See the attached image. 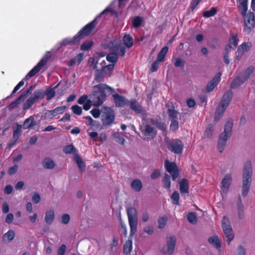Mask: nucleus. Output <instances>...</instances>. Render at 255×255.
Masks as SVG:
<instances>
[{
    "mask_svg": "<svg viewBox=\"0 0 255 255\" xmlns=\"http://www.w3.org/2000/svg\"><path fill=\"white\" fill-rule=\"evenodd\" d=\"M93 91L90 95L94 106H101L106 99L107 94H111L114 91L109 86L105 84H99L93 87Z\"/></svg>",
    "mask_w": 255,
    "mask_h": 255,
    "instance_id": "f257e3e1",
    "label": "nucleus"
},
{
    "mask_svg": "<svg viewBox=\"0 0 255 255\" xmlns=\"http://www.w3.org/2000/svg\"><path fill=\"white\" fill-rule=\"evenodd\" d=\"M239 4L238 7L241 14L244 16V31L249 34L255 27V20L253 12H249L247 15L248 10V0H238Z\"/></svg>",
    "mask_w": 255,
    "mask_h": 255,
    "instance_id": "f03ea898",
    "label": "nucleus"
},
{
    "mask_svg": "<svg viewBox=\"0 0 255 255\" xmlns=\"http://www.w3.org/2000/svg\"><path fill=\"white\" fill-rule=\"evenodd\" d=\"M252 169L251 162L247 161L245 165L243 173V187L242 189V195L246 197L248 194L252 182Z\"/></svg>",
    "mask_w": 255,
    "mask_h": 255,
    "instance_id": "7ed1b4c3",
    "label": "nucleus"
},
{
    "mask_svg": "<svg viewBox=\"0 0 255 255\" xmlns=\"http://www.w3.org/2000/svg\"><path fill=\"white\" fill-rule=\"evenodd\" d=\"M233 95V93L231 90H229L224 93L215 113L214 120L215 121L220 120L226 109L231 103Z\"/></svg>",
    "mask_w": 255,
    "mask_h": 255,
    "instance_id": "20e7f679",
    "label": "nucleus"
},
{
    "mask_svg": "<svg viewBox=\"0 0 255 255\" xmlns=\"http://www.w3.org/2000/svg\"><path fill=\"white\" fill-rule=\"evenodd\" d=\"M233 121L228 120L224 126V131L221 133L218 142V149L220 152H222L225 149L227 139L230 137L232 133Z\"/></svg>",
    "mask_w": 255,
    "mask_h": 255,
    "instance_id": "39448f33",
    "label": "nucleus"
},
{
    "mask_svg": "<svg viewBox=\"0 0 255 255\" xmlns=\"http://www.w3.org/2000/svg\"><path fill=\"white\" fill-rule=\"evenodd\" d=\"M164 139L167 148L171 152L177 155L182 154L184 145L180 139H170L167 136L165 137Z\"/></svg>",
    "mask_w": 255,
    "mask_h": 255,
    "instance_id": "423d86ee",
    "label": "nucleus"
},
{
    "mask_svg": "<svg viewBox=\"0 0 255 255\" xmlns=\"http://www.w3.org/2000/svg\"><path fill=\"white\" fill-rule=\"evenodd\" d=\"M127 212L130 227V233L131 235H133L136 232L138 224L137 210L134 207H128L127 208Z\"/></svg>",
    "mask_w": 255,
    "mask_h": 255,
    "instance_id": "0eeeda50",
    "label": "nucleus"
},
{
    "mask_svg": "<svg viewBox=\"0 0 255 255\" xmlns=\"http://www.w3.org/2000/svg\"><path fill=\"white\" fill-rule=\"evenodd\" d=\"M139 129L143 135L142 139L144 140L153 139L157 134L156 129L148 124H146L144 126H140Z\"/></svg>",
    "mask_w": 255,
    "mask_h": 255,
    "instance_id": "6e6552de",
    "label": "nucleus"
},
{
    "mask_svg": "<svg viewBox=\"0 0 255 255\" xmlns=\"http://www.w3.org/2000/svg\"><path fill=\"white\" fill-rule=\"evenodd\" d=\"M222 228L227 238L228 244L230 245L231 242L234 239V234L230 221L225 216L222 220Z\"/></svg>",
    "mask_w": 255,
    "mask_h": 255,
    "instance_id": "1a4fd4ad",
    "label": "nucleus"
},
{
    "mask_svg": "<svg viewBox=\"0 0 255 255\" xmlns=\"http://www.w3.org/2000/svg\"><path fill=\"white\" fill-rule=\"evenodd\" d=\"M97 24L96 19L87 24L76 34L81 40L84 37L90 35Z\"/></svg>",
    "mask_w": 255,
    "mask_h": 255,
    "instance_id": "9d476101",
    "label": "nucleus"
},
{
    "mask_svg": "<svg viewBox=\"0 0 255 255\" xmlns=\"http://www.w3.org/2000/svg\"><path fill=\"white\" fill-rule=\"evenodd\" d=\"M105 112L102 115V121L103 125L110 126L115 120V113L114 111L110 107H105Z\"/></svg>",
    "mask_w": 255,
    "mask_h": 255,
    "instance_id": "9b49d317",
    "label": "nucleus"
},
{
    "mask_svg": "<svg viewBox=\"0 0 255 255\" xmlns=\"http://www.w3.org/2000/svg\"><path fill=\"white\" fill-rule=\"evenodd\" d=\"M164 167L166 171L171 175L172 180H175L179 177V169L174 162H170L166 159L164 161Z\"/></svg>",
    "mask_w": 255,
    "mask_h": 255,
    "instance_id": "f8f14e48",
    "label": "nucleus"
},
{
    "mask_svg": "<svg viewBox=\"0 0 255 255\" xmlns=\"http://www.w3.org/2000/svg\"><path fill=\"white\" fill-rule=\"evenodd\" d=\"M167 245L163 247L162 252L164 254L171 255L173 254L176 244V238L174 236L170 237L166 239Z\"/></svg>",
    "mask_w": 255,
    "mask_h": 255,
    "instance_id": "ddd939ff",
    "label": "nucleus"
},
{
    "mask_svg": "<svg viewBox=\"0 0 255 255\" xmlns=\"http://www.w3.org/2000/svg\"><path fill=\"white\" fill-rule=\"evenodd\" d=\"M48 57H45L43 58L26 75L24 79H28L35 75L43 67L48 61Z\"/></svg>",
    "mask_w": 255,
    "mask_h": 255,
    "instance_id": "4468645a",
    "label": "nucleus"
},
{
    "mask_svg": "<svg viewBox=\"0 0 255 255\" xmlns=\"http://www.w3.org/2000/svg\"><path fill=\"white\" fill-rule=\"evenodd\" d=\"M121 45V40L114 39L111 40L108 43H104L102 44L101 46L103 49L105 50H108L111 52H117Z\"/></svg>",
    "mask_w": 255,
    "mask_h": 255,
    "instance_id": "2eb2a0df",
    "label": "nucleus"
},
{
    "mask_svg": "<svg viewBox=\"0 0 255 255\" xmlns=\"http://www.w3.org/2000/svg\"><path fill=\"white\" fill-rule=\"evenodd\" d=\"M221 73H217L213 78L208 83L206 90L207 92H211L213 91L214 88L218 85L221 81Z\"/></svg>",
    "mask_w": 255,
    "mask_h": 255,
    "instance_id": "dca6fc26",
    "label": "nucleus"
},
{
    "mask_svg": "<svg viewBox=\"0 0 255 255\" xmlns=\"http://www.w3.org/2000/svg\"><path fill=\"white\" fill-rule=\"evenodd\" d=\"M65 106L58 107L53 110H48L45 113V117L46 118L51 119L59 114H62L65 111Z\"/></svg>",
    "mask_w": 255,
    "mask_h": 255,
    "instance_id": "f3484780",
    "label": "nucleus"
},
{
    "mask_svg": "<svg viewBox=\"0 0 255 255\" xmlns=\"http://www.w3.org/2000/svg\"><path fill=\"white\" fill-rule=\"evenodd\" d=\"M232 178L231 174H227L222 179L221 184V189L222 192L227 193L232 183Z\"/></svg>",
    "mask_w": 255,
    "mask_h": 255,
    "instance_id": "a211bd4d",
    "label": "nucleus"
},
{
    "mask_svg": "<svg viewBox=\"0 0 255 255\" xmlns=\"http://www.w3.org/2000/svg\"><path fill=\"white\" fill-rule=\"evenodd\" d=\"M150 122L154 126H155L159 129L163 131V135L167 136V131L166 125L164 122L159 121L158 119H150Z\"/></svg>",
    "mask_w": 255,
    "mask_h": 255,
    "instance_id": "6ab92c4d",
    "label": "nucleus"
},
{
    "mask_svg": "<svg viewBox=\"0 0 255 255\" xmlns=\"http://www.w3.org/2000/svg\"><path fill=\"white\" fill-rule=\"evenodd\" d=\"M113 97L117 107H122L127 104V99L124 96L115 94L113 95Z\"/></svg>",
    "mask_w": 255,
    "mask_h": 255,
    "instance_id": "aec40b11",
    "label": "nucleus"
},
{
    "mask_svg": "<svg viewBox=\"0 0 255 255\" xmlns=\"http://www.w3.org/2000/svg\"><path fill=\"white\" fill-rule=\"evenodd\" d=\"M80 41L78 36L76 34L72 38H66L63 39L60 44L61 46L74 45L77 44Z\"/></svg>",
    "mask_w": 255,
    "mask_h": 255,
    "instance_id": "412c9836",
    "label": "nucleus"
},
{
    "mask_svg": "<svg viewBox=\"0 0 255 255\" xmlns=\"http://www.w3.org/2000/svg\"><path fill=\"white\" fill-rule=\"evenodd\" d=\"M98 62H96L93 66V69H96L95 81L97 83L102 82L104 81V73L105 71L101 68L98 69Z\"/></svg>",
    "mask_w": 255,
    "mask_h": 255,
    "instance_id": "4be33fe9",
    "label": "nucleus"
},
{
    "mask_svg": "<svg viewBox=\"0 0 255 255\" xmlns=\"http://www.w3.org/2000/svg\"><path fill=\"white\" fill-rule=\"evenodd\" d=\"M179 190L181 194L189 193V182L186 179H182L178 181Z\"/></svg>",
    "mask_w": 255,
    "mask_h": 255,
    "instance_id": "5701e85b",
    "label": "nucleus"
},
{
    "mask_svg": "<svg viewBox=\"0 0 255 255\" xmlns=\"http://www.w3.org/2000/svg\"><path fill=\"white\" fill-rule=\"evenodd\" d=\"M166 106L168 108L167 114L169 119L171 120H176L179 113L175 110V107L173 105L169 106L168 105H166Z\"/></svg>",
    "mask_w": 255,
    "mask_h": 255,
    "instance_id": "b1692460",
    "label": "nucleus"
},
{
    "mask_svg": "<svg viewBox=\"0 0 255 255\" xmlns=\"http://www.w3.org/2000/svg\"><path fill=\"white\" fill-rule=\"evenodd\" d=\"M36 125V121L34 120V117L33 116H31L24 121L23 124V128L24 129H30Z\"/></svg>",
    "mask_w": 255,
    "mask_h": 255,
    "instance_id": "393cba45",
    "label": "nucleus"
},
{
    "mask_svg": "<svg viewBox=\"0 0 255 255\" xmlns=\"http://www.w3.org/2000/svg\"><path fill=\"white\" fill-rule=\"evenodd\" d=\"M246 81L243 76H240L236 77L230 85L231 89H234L240 86Z\"/></svg>",
    "mask_w": 255,
    "mask_h": 255,
    "instance_id": "a878e982",
    "label": "nucleus"
},
{
    "mask_svg": "<svg viewBox=\"0 0 255 255\" xmlns=\"http://www.w3.org/2000/svg\"><path fill=\"white\" fill-rule=\"evenodd\" d=\"M60 83H59L55 86H52L47 89L45 92L44 94L46 96V99L47 101H49L55 96V89L57 88L60 85Z\"/></svg>",
    "mask_w": 255,
    "mask_h": 255,
    "instance_id": "bb28decb",
    "label": "nucleus"
},
{
    "mask_svg": "<svg viewBox=\"0 0 255 255\" xmlns=\"http://www.w3.org/2000/svg\"><path fill=\"white\" fill-rule=\"evenodd\" d=\"M130 108L137 114H140L143 112L142 107L135 100L131 101Z\"/></svg>",
    "mask_w": 255,
    "mask_h": 255,
    "instance_id": "cd10ccee",
    "label": "nucleus"
},
{
    "mask_svg": "<svg viewBox=\"0 0 255 255\" xmlns=\"http://www.w3.org/2000/svg\"><path fill=\"white\" fill-rule=\"evenodd\" d=\"M54 211L53 209H50L46 212L45 216V220L47 224H51L54 220Z\"/></svg>",
    "mask_w": 255,
    "mask_h": 255,
    "instance_id": "c85d7f7f",
    "label": "nucleus"
},
{
    "mask_svg": "<svg viewBox=\"0 0 255 255\" xmlns=\"http://www.w3.org/2000/svg\"><path fill=\"white\" fill-rule=\"evenodd\" d=\"M123 40L124 44L128 48H130L133 46V38L129 34H125L123 37Z\"/></svg>",
    "mask_w": 255,
    "mask_h": 255,
    "instance_id": "c756f323",
    "label": "nucleus"
},
{
    "mask_svg": "<svg viewBox=\"0 0 255 255\" xmlns=\"http://www.w3.org/2000/svg\"><path fill=\"white\" fill-rule=\"evenodd\" d=\"M208 242L213 245L216 249H220L221 243L217 236H212L208 239Z\"/></svg>",
    "mask_w": 255,
    "mask_h": 255,
    "instance_id": "7c9ffc66",
    "label": "nucleus"
},
{
    "mask_svg": "<svg viewBox=\"0 0 255 255\" xmlns=\"http://www.w3.org/2000/svg\"><path fill=\"white\" fill-rule=\"evenodd\" d=\"M238 214L239 218L240 219H243L244 218V206L242 203V199L241 195H239L238 197Z\"/></svg>",
    "mask_w": 255,
    "mask_h": 255,
    "instance_id": "2f4dec72",
    "label": "nucleus"
},
{
    "mask_svg": "<svg viewBox=\"0 0 255 255\" xmlns=\"http://www.w3.org/2000/svg\"><path fill=\"white\" fill-rule=\"evenodd\" d=\"M42 165L46 169H53L55 166V163L52 159L47 157L44 159Z\"/></svg>",
    "mask_w": 255,
    "mask_h": 255,
    "instance_id": "473e14b6",
    "label": "nucleus"
},
{
    "mask_svg": "<svg viewBox=\"0 0 255 255\" xmlns=\"http://www.w3.org/2000/svg\"><path fill=\"white\" fill-rule=\"evenodd\" d=\"M229 45L231 47H233L234 48H236L238 45V38L237 34L231 33L230 37L229 40Z\"/></svg>",
    "mask_w": 255,
    "mask_h": 255,
    "instance_id": "72a5a7b5",
    "label": "nucleus"
},
{
    "mask_svg": "<svg viewBox=\"0 0 255 255\" xmlns=\"http://www.w3.org/2000/svg\"><path fill=\"white\" fill-rule=\"evenodd\" d=\"M142 187V184L141 181L139 179H134L131 183V187L132 189L135 190L136 192H139Z\"/></svg>",
    "mask_w": 255,
    "mask_h": 255,
    "instance_id": "f704fd0d",
    "label": "nucleus"
},
{
    "mask_svg": "<svg viewBox=\"0 0 255 255\" xmlns=\"http://www.w3.org/2000/svg\"><path fill=\"white\" fill-rule=\"evenodd\" d=\"M106 59L109 62L116 64L118 60V55L115 52H111L107 54Z\"/></svg>",
    "mask_w": 255,
    "mask_h": 255,
    "instance_id": "c9c22d12",
    "label": "nucleus"
},
{
    "mask_svg": "<svg viewBox=\"0 0 255 255\" xmlns=\"http://www.w3.org/2000/svg\"><path fill=\"white\" fill-rule=\"evenodd\" d=\"M168 50V47L167 46H164L163 47L157 54V60L159 62L164 61L165 55L167 54Z\"/></svg>",
    "mask_w": 255,
    "mask_h": 255,
    "instance_id": "e433bc0d",
    "label": "nucleus"
},
{
    "mask_svg": "<svg viewBox=\"0 0 255 255\" xmlns=\"http://www.w3.org/2000/svg\"><path fill=\"white\" fill-rule=\"evenodd\" d=\"M162 182L163 184V187L164 188L167 189L170 191L171 188V181L170 177L167 173H165L162 179Z\"/></svg>",
    "mask_w": 255,
    "mask_h": 255,
    "instance_id": "4c0bfd02",
    "label": "nucleus"
},
{
    "mask_svg": "<svg viewBox=\"0 0 255 255\" xmlns=\"http://www.w3.org/2000/svg\"><path fill=\"white\" fill-rule=\"evenodd\" d=\"M14 237V232L12 230H9L7 232L3 235L2 240L3 241L10 242L13 240Z\"/></svg>",
    "mask_w": 255,
    "mask_h": 255,
    "instance_id": "58836bf2",
    "label": "nucleus"
},
{
    "mask_svg": "<svg viewBox=\"0 0 255 255\" xmlns=\"http://www.w3.org/2000/svg\"><path fill=\"white\" fill-rule=\"evenodd\" d=\"M31 96L36 101V100L43 99L44 98L45 94L43 90L39 89L35 91Z\"/></svg>",
    "mask_w": 255,
    "mask_h": 255,
    "instance_id": "ea45409f",
    "label": "nucleus"
},
{
    "mask_svg": "<svg viewBox=\"0 0 255 255\" xmlns=\"http://www.w3.org/2000/svg\"><path fill=\"white\" fill-rule=\"evenodd\" d=\"M132 247V241L130 240L127 241L123 247L124 254L126 255L129 254L131 252Z\"/></svg>",
    "mask_w": 255,
    "mask_h": 255,
    "instance_id": "a19ab883",
    "label": "nucleus"
},
{
    "mask_svg": "<svg viewBox=\"0 0 255 255\" xmlns=\"http://www.w3.org/2000/svg\"><path fill=\"white\" fill-rule=\"evenodd\" d=\"M142 18L139 16L134 17L131 20V23L133 27L138 28L142 23Z\"/></svg>",
    "mask_w": 255,
    "mask_h": 255,
    "instance_id": "79ce46f5",
    "label": "nucleus"
},
{
    "mask_svg": "<svg viewBox=\"0 0 255 255\" xmlns=\"http://www.w3.org/2000/svg\"><path fill=\"white\" fill-rule=\"evenodd\" d=\"M35 100L31 96L24 103L23 105V109L24 110L29 109L34 104Z\"/></svg>",
    "mask_w": 255,
    "mask_h": 255,
    "instance_id": "37998d69",
    "label": "nucleus"
},
{
    "mask_svg": "<svg viewBox=\"0 0 255 255\" xmlns=\"http://www.w3.org/2000/svg\"><path fill=\"white\" fill-rule=\"evenodd\" d=\"M217 13V9L212 7L209 10H206L203 12V16L205 17H210L214 16Z\"/></svg>",
    "mask_w": 255,
    "mask_h": 255,
    "instance_id": "c03bdc74",
    "label": "nucleus"
},
{
    "mask_svg": "<svg viewBox=\"0 0 255 255\" xmlns=\"http://www.w3.org/2000/svg\"><path fill=\"white\" fill-rule=\"evenodd\" d=\"M179 194L177 191H174L171 196V202L173 205H178L179 204Z\"/></svg>",
    "mask_w": 255,
    "mask_h": 255,
    "instance_id": "a18cd8bd",
    "label": "nucleus"
},
{
    "mask_svg": "<svg viewBox=\"0 0 255 255\" xmlns=\"http://www.w3.org/2000/svg\"><path fill=\"white\" fill-rule=\"evenodd\" d=\"M75 159L80 170L82 171L84 170L85 168V164L82 159L79 156L76 155Z\"/></svg>",
    "mask_w": 255,
    "mask_h": 255,
    "instance_id": "49530a36",
    "label": "nucleus"
},
{
    "mask_svg": "<svg viewBox=\"0 0 255 255\" xmlns=\"http://www.w3.org/2000/svg\"><path fill=\"white\" fill-rule=\"evenodd\" d=\"M63 152L66 154H71L76 152V149L73 144H69L64 147Z\"/></svg>",
    "mask_w": 255,
    "mask_h": 255,
    "instance_id": "de8ad7c7",
    "label": "nucleus"
},
{
    "mask_svg": "<svg viewBox=\"0 0 255 255\" xmlns=\"http://www.w3.org/2000/svg\"><path fill=\"white\" fill-rule=\"evenodd\" d=\"M94 44L93 41H86L83 42L80 47L82 50L86 51L89 50Z\"/></svg>",
    "mask_w": 255,
    "mask_h": 255,
    "instance_id": "09e8293b",
    "label": "nucleus"
},
{
    "mask_svg": "<svg viewBox=\"0 0 255 255\" xmlns=\"http://www.w3.org/2000/svg\"><path fill=\"white\" fill-rule=\"evenodd\" d=\"M187 218L188 221L192 224H195L197 222V215L194 212L189 213L187 215Z\"/></svg>",
    "mask_w": 255,
    "mask_h": 255,
    "instance_id": "8fccbe9b",
    "label": "nucleus"
},
{
    "mask_svg": "<svg viewBox=\"0 0 255 255\" xmlns=\"http://www.w3.org/2000/svg\"><path fill=\"white\" fill-rule=\"evenodd\" d=\"M167 221L166 217H160L158 220V228L163 229L165 227Z\"/></svg>",
    "mask_w": 255,
    "mask_h": 255,
    "instance_id": "3c124183",
    "label": "nucleus"
},
{
    "mask_svg": "<svg viewBox=\"0 0 255 255\" xmlns=\"http://www.w3.org/2000/svg\"><path fill=\"white\" fill-rule=\"evenodd\" d=\"M24 79L22 80L17 84V85L14 88V89L13 90L10 96L6 97L7 99H9L12 97L13 95L21 87H22L24 85Z\"/></svg>",
    "mask_w": 255,
    "mask_h": 255,
    "instance_id": "603ef678",
    "label": "nucleus"
},
{
    "mask_svg": "<svg viewBox=\"0 0 255 255\" xmlns=\"http://www.w3.org/2000/svg\"><path fill=\"white\" fill-rule=\"evenodd\" d=\"M114 137L116 141L122 145L125 143V139L123 136L120 135L119 133H116L114 134Z\"/></svg>",
    "mask_w": 255,
    "mask_h": 255,
    "instance_id": "864d4df0",
    "label": "nucleus"
},
{
    "mask_svg": "<svg viewBox=\"0 0 255 255\" xmlns=\"http://www.w3.org/2000/svg\"><path fill=\"white\" fill-rule=\"evenodd\" d=\"M71 110L74 114L77 115H81L82 113V109L81 107L75 105L71 107Z\"/></svg>",
    "mask_w": 255,
    "mask_h": 255,
    "instance_id": "5fc2aeb1",
    "label": "nucleus"
},
{
    "mask_svg": "<svg viewBox=\"0 0 255 255\" xmlns=\"http://www.w3.org/2000/svg\"><path fill=\"white\" fill-rule=\"evenodd\" d=\"M179 128V123L176 120H171L170 129L173 131H176Z\"/></svg>",
    "mask_w": 255,
    "mask_h": 255,
    "instance_id": "6e6d98bb",
    "label": "nucleus"
},
{
    "mask_svg": "<svg viewBox=\"0 0 255 255\" xmlns=\"http://www.w3.org/2000/svg\"><path fill=\"white\" fill-rule=\"evenodd\" d=\"M33 86H30L29 88H28L27 90L23 91L21 95L19 96L20 97H21V99L23 101H24L25 99L28 96V95L31 93L32 90Z\"/></svg>",
    "mask_w": 255,
    "mask_h": 255,
    "instance_id": "4d7b16f0",
    "label": "nucleus"
},
{
    "mask_svg": "<svg viewBox=\"0 0 255 255\" xmlns=\"http://www.w3.org/2000/svg\"><path fill=\"white\" fill-rule=\"evenodd\" d=\"M33 86H30L29 88H28L27 90L23 91L21 95L19 96L20 97H21V99L23 101H24L25 99L28 96V95L31 93L32 90Z\"/></svg>",
    "mask_w": 255,
    "mask_h": 255,
    "instance_id": "13d9d810",
    "label": "nucleus"
},
{
    "mask_svg": "<svg viewBox=\"0 0 255 255\" xmlns=\"http://www.w3.org/2000/svg\"><path fill=\"white\" fill-rule=\"evenodd\" d=\"M23 102V101L22 100V99H21V97H20L19 96L15 100H14L13 102H12L11 103H10L8 107L11 109L14 108L18 105H20V104H21Z\"/></svg>",
    "mask_w": 255,
    "mask_h": 255,
    "instance_id": "bf43d9fd",
    "label": "nucleus"
},
{
    "mask_svg": "<svg viewBox=\"0 0 255 255\" xmlns=\"http://www.w3.org/2000/svg\"><path fill=\"white\" fill-rule=\"evenodd\" d=\"M254 70V67L253 66H249L246 71L245 75L243 76L247 81L251 75L253 74Z\"/></svg>",
    "mask_w": 255,
    "mask_h": 255,
    "instance_id": "052dcab7",
    "label": "nucleus"
},
{
    "mask_svg": "<svg viewBox=\"0 0 255 255\" xmlns=\"http://www.w3.org/2000/svg\"><path fill=\"white\" fill-rule=\"evenodd\" d=\"M202 1V0H192L190 6H189V10L191 11H193L196 7L199 4V3Z\"/></svg>",
    "mask_w": 255,
    "mask_h": 255,
    "instance_id": "680f3d73",
    "label": "nucleus"
},
{
    "mask_svg": "<svg viewBox=\"0 0 255 255\" xmlns=\"http://www.w3.org/2000/svg\"><path fill=\"white\" fill-rule=\"evenodd\" d=\"M185 61L181 59L180 58H176L175 60V61L174 62V65L176 67L183 68L185 66Z\"/></svg>",
    "mask_w": 255,
    "mask_h": 255,
    "instance_id": "e2e57ef3",
    "label": "nucleus"
},
{
    "mask_svg": "<svg viewBox=\"0 0 255 255\" xmlns=\"http://www.w3.org/2000/svg\"><path fill=\"white\" fill-rule=\"evenodd\" d=\"M249 49V46L248 45V43L247 42H244L242 43L239 47H238V52L242 50L243 52H247Z\"/></svg>",
    "mask_w": 255,
    "mask_h": 255,
    "instance_id": "0e129e2a",
    "label": "nucleus"
},
{
    "mask_svg": "<svg viewBox=\"0 0 255 255\" xmlns=\"http://www.w3.org/2000/svg\"><path fill=\"white\" fill-rule=\"evenodd\" d=\"M213 130V126L212 125H209L204 132V136L207 137L211 136L212 134Z\"/></svg>",
    "mask_w": 255,
    "mask_h": 255,
    "instance_id": "69168bd1",
    "label": "nucleus"
},
{
    "mask_svg": "<svg viewBox=\"0 0 255 255\" xmlns=\"http://www.w3.org/2000/svg\"><path fill=\"white\" fill-rule=\"evenodd\" d=\"M66 250V246L65 245H62L58 249V255H64Z\"/></svg>",
    "mask_w": 255,
    "mask_h": 255,
    "instance_id": "338daca9",
    "label": "nucleus"
},
{
    "mask_svg": "<svg viewBox=\"0 0 255 255\" xmlns=\"http://www.w3.org/2000/svg\"><path fill=\"white\" fill-rule=\"evenodd\" d=\"M159 61H158V60H156L152 63V64L151 65L150 69V71L151 72H156L158 70V68L159 67Z\"/></svg>",
    "mask_w": 255,
    "mask_h": 255,
    "instance_id": "774afa93",
    "label": "nucleus"
}]
</instances>
